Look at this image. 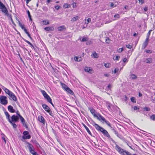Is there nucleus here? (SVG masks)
Returning a JSON list of instances; mask_svg holds the SVG:
<instances>
[{
	"label": "nucleus",
	"mask_w": 155,
	"mask_h": 155,
	"mask_svg": "<svg viewBox=\"0 0 155 155\" xmlns=\"http://www.w3.org/2000/svg\"><path fill=\"white\" fill-rule=\"evenodd\" d=\"M93 125L98 131L102 132L105 136L108 138H110V136L108 132L104 128L101 127L94 121L93 122Z\"/></svg>",
	"instance_id": "nucleus-1"
},
{
	"label": "nucleus",
	"mask_w": 155,
	"mask_h": 155,
	"mask_svg": "<svg viewBox=\"0 0 155 155\" xmlns=\"http://www.w3.org/2000/svg\"><path fill=\"white\" fill-rule=\"evenodd\" d=\"M0 9L2 12L5 14L6 16H8L9 13L7 8L0 1Z\"/></svg>",
	"instance_id": "nucleus-2"
},
{
	"label": "nucleus",
	"mask_w": 155,
	"mask_h": 155,
	"mask_svg": "<svg viewBox=\"0 0 155 155\" xmlns=\"http://www.w3.org/2000/svg\"><path fill=\"white\" fill-rule=\"evenodd\" d=\"M27 143L28 144L27 147L28 148L29 152L31 153L33 155H34L35 154L37 153V152L35 151L34 147L32 144L28 142Z\"/></svg>",
	"instance_id": "nucleus-3"
},
{
	"label": "nucleus",
	"mask_w": 155,
	"mask_h": 155,
	"mask_svg": "<svg viewBox=\"0 0 155 155\" xmlns=\"http://www.w3.org/2000/svg\"><path fill=\"white\" fill-rule=\"evenodd\" d=\"M91 113L94 116V117L97 118L98 120H100V116H101L100 114L97 113L95 110L93 108L90 109Z\"/></svg>",
	"instance_id": "nucleus-4"
},
{
	"label": "nucleus",
	"mask_w": 155,
	"mask_h": 155,
	"mask_svg": "<svg viewBox=\"0 0 155 155\" xmlns=\"http://www.w3.org/2000/svg\"><path fill=\"white\" fill-rule=\"evenodd\" d=\"M42 107L51 116H53V114L50 107L46 104H42Z\"/></svg>",
	"instance_id": "nucleus-5"
},
{
	"label": "nucleus",
	"mask_w": 155,
	"mask_h": 155,
	"mask_svg": "<svg viewBox=\"0 0 155 155\" xmlns=\"http://www.w3.org/2000/svg\"><path fill=\"white\" fill-rule=\"evenodd\" d=\"M7 97L5 96H0V100L1 103L3 105H5L8 103V101L7 100Z\"/></svg>",
	"instance_id": "nucleus-6"
},
{
	"label": "nucleus",
	"mask_w": 155,
	"mask_h": 155,
	"mask_svg": "<svg viewBox=\"0 0 155 155\" xmlns=\"http://www.w3.org/2000/svg\"><path fill=\"white\" fill-rule=\"evenodd\" d=\"M29 132L27 131H25L23 132V135L22 137V138L24 139H29L31 138V136L29 134Z\"/></svg>",
	"instance_id": "nucleus-7"
},
{
	"label": "nucleus",
	"mask_w": 155,
	"mask_h": 155,
	"mask_svg": "<svg viewBox=\"0 0 155 155\" xmlns=\"http://www.w3.org/2000/svg\"><path fill=\"white\" fill-rule=\"evenodd\" d=\"M41 92L42 94L43 95L45 98L47 100L48 102V101H51V98L47 94L46 92L44 90H41Z\"/></svg>",
	"instance_id": "nucleus-8"
},
{
	"label": "nucleus",
	"mask_w": 155,
	"mask_h": 155,
	"mask_svg": "<svg viewBox=\"0 0 155 155\" xmlns=\"http://www.w3.org/2000/svg\"><path fill=\"white\" fill-rule=\"evenodd\" d=\"M100 117L101 118H100V120H102L103 122H105V123L108 125V126L109 127H110L111 128H112L111 127V124L109 122L106 120L104 117H103L102 116H100Z\"/></svg>",
	"instance_id": "nucleus-9"
},
{
	"label": "nucleus",
	"mask_w": 155,
	"mask_h": 155,
	"mask_svg": "<svg viewBox=\"0 0 155 155\" xmlns=\"http://www.w3.org/2000/svg\"><path fill=\"white\" fill-rule=\"evenodd\" d=\"M11 121L12 122H17L18 121L19 117L17 116H15V115H13L11 117Z\"/></svg>",
	"instance_id": "nucleus-10"
},
{
	"label": "nucleus",
	"mask_w": 155,
	"mask_h": 155,
	"mask_svg": "<svg viewBox=\"0 0 155 155\" xmlns=\"http://www.w3.org/2000/svg\"><path fill=\"white\" fill-rule=\"evenodd\" d=\"M20 118L21 122L22 123L23 125L26 128H28V126L25 123V121L24 119L21 116L19 117V118Z\"/></svg>",
	"instance_id": "nucleus-11"
},
{
	"label": "nucleus",
	"mask_w": 155,
	"mask_h": 155,
	"mask_svg": "<svg viewBox=\"0 0 155 155\" xmlns=\"http://www.w3.org/2000/svg\"><path fill=\"white\" fill-rule=\"evenodd\" d=\"M8 111L11 113H13L15 112V109H14L12 106L11 105H9L8 107Z\"/></svg>",
	"instance_id": "nucleus-12"
},
{
	"label": "nucleus",
	"mask_w": 155,
	"mask_h": 155,
	"mask_svg": "<svg viewBox=\"0 0 155 155\" xmlns=\"http://www.w3.org/2000/svg\"><path fill=\"white\" fill-rule=\"evenodd\" d=\"M38 120L41 122L45 124V120L44 118L41 116H39L38 117Z\"/></svg>",
	"instance_id": "nucleus-13"
},
{
	"label": "nucleus",
	"mask_w": 155,
	"mask_h": 155,
	"mask_svg": "<svg viewBox=\"0 0 155 155\" xmlns=\"http://www.w3.org/2000/svg\"><path fill=\"white\" fill-rule=\"evenodd\" d=\"M44 29L45 30L47 31H53L54 30V28L53 27H47L45 28Z\"/></svg>",
	"instance_id": "nucleus-14"
},
{
	"label": "nucleus",
	"mask_w": 155,
	"mask_h": 155,
	"mask_svg": "<svg viewBox=\"0 0 155 155\" xmlns=\"http://www.w3.org/2000/svg\"><path fill=\"white\" fill-rule=\"evenodd\" d=\"M2 89L3 90H4L5 93L7 94L8 95H9V94L12 92L4 87H3L2 88Z\"/></svg>",
	"instance_id": "nucleus-15"
},
{
	"label": "nucleus",
	"mask_w": 155,
	"mask_h": 155,
	"mask_svg": "<svg viewBox=\"0 0 155 155\" xmlns=\"http://www.w3.org/2000/svg\"><path fill=\"white\" fill-rule=\"evenodd\" d=\"M83 126L85 128V129H86V130H87V131L88 133L90 135H91V134H92L91 133V131L89 130L88 129V128L86 126V125L85 124H83Z\"/></svg>",
	"instance_id": "nucleus-16"
},
{
	"label": "nucleus",
	"mask_w": 155,
	"mask_h": 155,
	"mask_svg": "<svg viewBox=\"0 0 155 155\" xmlns=\"http://www.w3.org/2000/svg\"><path fill=\"white\" fill-rule=\"evenodd\" d=\"M79 17L78 16H77L74 17H73L72 18L71 20V21L72 22H74V21H76L78 19H79Z\"/></svg>",
	"instance_id": "nucleus-17"
},
{
	"label": "nucleus",
	"mask_w": 155,
	"mask_h": 155,
	"mask_svg": "<svg viewBox=\"0 0 155 155\" xmlns=\"http://www.w3.org/2000/svg\"><path fill=\"white\" fill-rule=\"evenodd\" d=\"M66 91L71 95H73L74 94L73 92L68 87L67 88Z\"/></svg>",
	"instance_id": "nucleus-18"
},
{
	"label": "nucleus",
	"mask_w": 155,
	"mask_h": 155,
	"mask_svg": "<svg viewBox=\"0 0 155 155\" xmlns=\"http://www.w3.org/2000/svg\"><path fill=\"white\" fill-rule=\"evenodd\" d=\"M145 62L147 63H151L152 62V59L151 58H147Z\"/></svg>",
	"instance_id": "nucleus-19"
},
{
	"label": "nucleus",
	"mask_w": 155,
	"mask_h": 155,
	"mask_svg": "<svg viewBox=\"0 0 155 155\" xmlns=\"http://www.w3.org/2000/svg\"><path fill=\"white\" fill-rule=\"evenodd\" d=\"M22 38L24 41H25V42L28 43L30 45V46L31 47H34L33 45L29 41L25 39L24 38Z\"/></svg>",
	"instance_id": "nucleus-20"
},
{
	"label": "nucleus",
	"mask_w": 155,
	"mask_h": 155,
	"mask_svg": "<svg viewBox=\"0 0 155 155\" xmlns=\"http://www.w3.org/2000/svg\"><path fill=\"white\" fill-rule=\"evenodd\" d=\"M5 115L6 116V118L8 119V121H9L11 120V119L10 118V115L7 112L5 111Z\"/></svg>",
	"instance_id": "nucleus-21"
},
{
	"label": "nucleus",
	"mask_w": 155,
	"mask_h": 155,
	"mask_svg": "<svg viewBox=\"0 0 155 155\" xmlns=\"http://www.w3.org/2000/svg\"><path fill=\"white\" fill-rule=\"evenodd\" d=\"M84 71H85L89 72L90 73H91V72L92 71V70L90 69L89 68L87 67H85L84 68Z\"/></svg>",
	"instance_id": "nucleus-22"
},
{
	"label": "nucleus",
	"mask_w": 155,
	"mask_h": 155,
	"mask_svg": "<svg viewBox=\"0 0 155 155\" xmlns=\"http://www.w3.org/2000/svg\"><path fill=\"white\" fill-rule=\"evenodd\" d=\"M107 107L108 109L110 110H112L111 107H113V105L110 104L108 103L107 104Z\"/></svg>",
	"instance_id": "nucleus-23"
},
{
	"label": "nucleus",
	"mask_w": 155,
	"mask_h": 155,
	"mask_svg": "<svg viewBox=\"0 0 155 155\" xmlns=\"http://www.w3.org/2000/svg\"><path fill=\"white\" fill-rule=\"evenodd\" d=\"M148 43H147V42H144L142 45V49H144L147 46V45H148Z\"/></svg>",
	"instance_id": "nucleus-24"
},
{
	"label": "nucleus",
	"mask_w": 155,
	"mask_h": 155,
	"mask_svg": "<svg viewBox=\"0 0 155 155\" xmlns=\"http://www.w3.org/2000/svg\"><path fill=\"white\" fill-rule=\"evenodd\" d=\"M9 123L12 125L14 128H16L17 127V125L13 122H12L11 120L9 121Z\"/></svg>",
	"instance_id": "nucleus-25"
},
{
	"label": "nucleus",
	"mask_w": 155,
	"mask_h": 155,
	"mask_svg": "<svg viewBox=\"0 0 155 155\" xmlns=\"http://www.w3.org/2000/svg\"><path fill=\"white\" fill-rule=\"evenodd\" d=\"M42 22H43V24L44 25H47L49 24V21L48 20H43Z\"/></svg>",
	"instance_id": "nucleus-26"
},
{
	"label": "nucleus",
	"mask_w": 155,
	"mask_h": 155,
	"mask_svg": "<svg viewBox=\"0 0 155 155\" xmlns=\"http://www.w3.org/2000/svg\"><path fill=\"white\" fill-rule=\"evenodd\" d=\"M27 13L28 14V18H29V19L31 21H32V19L31 18V15H30V12H29V11L28 10L27 11Z\"/></svg>",
	"instance_id": "nucleus-27"
},
{
	"label": "nucleus",
	"mask_w": 155,
	"mask_h": 155,
	"mask_svg": "<svg viewBox=\"0 0 155 155\" xmlns=\"http://www.w3.org/2000/svg\"><path fill=\"white\" fill-rule=\"evenodd\" d=\"M64 26H61L60 27H58V31H61L63 30V29H64Z\"/></svg>",
	"instance_id": "nucleus-28"
},
{
	"label": "nucleus",
	"mask_w": 155,
	"mask_h": 155,
	"mask_svg": "<svg viewBox=\"0 0 155 155\" xmlns=\"http://www.w3.org/2000/svg\"><path fill=\"white\" fill-rule=\"evenodd\" d=\"M63 7L65 8H69L70 7V5L69 4L65 3L63 5Z\"/></svg>",
	"instance_id": "nucleus-29"
},
{
	"label": "nucleus",
	"mask_w": 155,
	"mask_h": 155,
	"mask_svg": "<svg viewBox=\"0 0 155 155\" xmlns=\"http://www.w3.org/2000/svg\"><path fill=\"white\" fill-rule=\"evenodd\" d=\"M18 23L19 25L20 26L22 29L23 30L25 28L24 27V25H22V24L19 21H18Z\"/></svg>",
	"instance_id": "nucleus-30"
},
{
	"label": "nucleus",
	"mask_w": 155,
	"mask_h": 155,
	"mask_svg": "<svg viewBox=\"0 0 155 155\" xmlns=\"http://www.w3.org/2000/svg\"><path fill=\"white\" fill-rule=\"evenodd\" d=\"M8 17H9L11 19V21L12 23L14 25H15V23H14V21H13V20L12 19V15H11L10 14V15H9H9L8 16Z\"/></svg>",
	"instance_id": "nucleus-31"
},
{
	"label": "nucleus",
	"mask_w": 155,
	"mask_h": 155,
	"mask_svg": "<svg viewBox=\"0 0 155 155\" xmlns=\"http://www.w3.org/2000/svg\"><path fill=\"white\" fill-rule=\"evenodd\" d=\"M92 55L94 58H97L98 57L97 54L95 52L93 53Z\"/></svg>",
	"instance_id": "nucleus-32"
},
{
	"label": "nucleus",
	"mask_w": 155,
	"mask_h": 155,
	"mask_svg": "<svg viewBox=\"0 0 155 155\" xmlns=\"http://www.w3.org/2000/svg\"><path fill=\"white\" fill-rule=\"evenodd\" d=\"M11 98H12V99L14 101H16L17 100V98L15 94L13 95V96Z\"/></svg>",
	"instance_id": "nucleus-33"
},
{
	"label": "nucleus",
	"mask_w": 155,
	"mask_h": 155,
	"mask_svg": "<svg viewBox=\"0 0 155 155\" xmlns=\"http://www.w3.org/2000/svg\"><path fill=\"white\" fill-rule=\"evenodd\" d=\"M62 88L65 91L66 90L67 88H68V86L64 84H62Z\"/></svg>",
	"instance_id": "nucleus-34"
},
{
	"label": "nucleus",
	"mask_w": 155,
	"mask_h": 155,
	"mask_svg": "<svg viewBox=\"0 0 155 155\" xmlns=\"http://www.w3.org/2000/svg\"><path fill=\"white\" fill-rule=\"evenodd\" d=\"M34 143L35 144L36 146L38 147H41V146L39 145V144L36 141H34Z\"/></svg>",
	"instance_id": "nucleus-35"
},
{
	"label": "nucleus",
	"mask_w": 155,
	"mask_h": 155,
	"mask_svg": "<svg viewBox=\"0 0 155 155\" xmlns=\"http://www.w3.org/2000/svg\"><path fill=\"white\" fill-rule=\"evenodd\" d=\"M112 87V85L111 84H110L107 87L106 89L107 90H110Z\"/></svg>",
	"instance_id": "nucleus-36"
},
{
	"label": "nucleus",
	"mask_w": 155,
	"mask_h": 155,
	"mask_svg": "<svg viewBox=\"0 0 155 155\" xmlns=\"http://www.w3.org/2000/svg\"><path fill=\"white\" fill-rule=\"evenodd\" d=\"M105 41L106 43L108 44H109L110 43V40L108 37L106 38Z\"/></svg>",
	"instance_id": "nucleus-37"
},
{
	"label": "nucleus",
	"mask_w": 155,
	"mask_h": 155,
	"mask_svg": "<svg viewBox=\"0 0 155 155\" xmlns=\"http://www.w3.org/2000/svg\"><path fill=\"white\" fill-rule=\"evenodd\" d=\"M130 100L133 103H136V101L135 100V98L134 97H132L130 98Z\"/></svg>",
	"instance_id": "nucleus-38"
},
{
	"label": "nucleus",
	"mask_w": 155,
	"mask_h": 155,
	"mask_svg": "<svg viewBox=\"0 0 155 155\" xmlns=\"http://www.w3.org/2000/svg\"><path fill=\"white\" fill-rule=\"evenodd\" d=\"M150 118L153 120H155V114H153L151 116Z\"/></svg>",
	"instance_id": "nucleus-39"
},
{
	"label": "nucleus",
	"mask_w": 155,
	"mask_h": 155,
	"mask_svg": "<svg viewBox=\"0 0 155 155\" xmlns=\"http://www.w3.org/2000/svg\"><path fill=\"white\" fill-rule=\"evenodd\" d=\"M131 78H132V79H136L137 77V76H136V75L135 74H131Z\"/></svg>",
	"instance_id": "nucleus-40"
},
{
	"label": "nucleus",
	"mask_w": 155,
	"mask_h": 155,
	"mask_svg": "<svg viewBox=\"0 0 155 155\" xmlns=\"http://www.w3.org/2000/svg\"><path fill=\"white\" fill-rule=\"evenodd\" d=\"M117 136L121 140H123L124 139V137H123L122 136L120 135L119 134Z\"/></svg>",
	"instance_id": "nucleus-41"
},
{
	"label": "nucleus",
	"mask_w": 155,
	"mask_h": 155,
	"mask_svg": "<svg viewBox=\"0 0 155 155\" xmlns=\"http://www.w3.org/2000/svg\"><path fill=\"white\" fill-rule=\"evenodd\" d=\"M114 17L117 18H120V15L118 14H116L114 15Z\"/></svg>",
	"instance_id": "nucleus-42"
},
{
	"label": "nucleus",
	"mask_w": 155,
	"mask_h": 155,
	"mask_svg": "<svg viewBox=\"0 0 155 155\" xmlns=\"http://www.w3.org/2000/svg\"><path fill=\"white\" fill-rule=\"evenodd\" d=\"M112 130L113 131L114 134L117 135V136L119 134L118 132L116 131L114 129H112Z\"/></svg>",
	"instance_id": "nucleus-43"
},
{
	"label": "nucleus",
	"mask_w": 155,
	"mask_h": 155,
	"mask_svg": "<svg viewBox=\"0 0 155 155\" xmlns=\"http://www.w3.org/2000/svg\"><path fill=\"white\" fill-rule=\"evenodd\" d=\"M123 50V48H119L117 50V51L119 53L121 52Z\"/></svg>",
	"instance_id": "nucleus-44"
},
{
	"label": "nucleus",
	"mask_w": 155,
	"mask_h": 155,
	"mask_svg": "<svg viewBox=\"0 0 155 155\" xmlns=\"http://www.w3.org/2000/svg\"><path fill=\"white\" fill-rule=\"evenodd\" d=\"M143 110L146 111H148L150 110V109L149 107H145L143 108Z\"/></svg>",
	"instance_id": "nucleus-45"
},
{
	"label": "nucleus",
	"mask_w": 155,
	"mask_h": 155,
	"mask_svg": "<svg viewBox=\"0 0 155 155\" xmlns=\"http://www.w3.org/2000/svg\"><path fill=\"white\" fill-rule=\"evenodd\" d=\"M92 43V42L91 41L89 40V41H87L86 44L87 45H90Z\"/></svg>",
	"instance_id": "nucleus-46"
},
{
	"label": "nucleus",
	"mask_w": 155,
	"mask_h": 155,
	"mask_svg": "<svg viewBox=\"0 0 155 155\" xmlns=\"http://www.w3.org/2000/svg\"><path fill=\"white\" fill-rule=\"evenodd\" d=\"M87 40V38L84 37L81 40V41L82 42H84L86 41Z\"/></svg>",
	"instance_id": "nucleus-47"
},
{
	"label": "nucleus",
	"mask_w": 155,
	"mask_h": 155,
	"mask_svg": "<svg viewBox=\"0 0 155 155\" xmlns=\"http://www.w3.org/2000/svg\"><path fill=\"white\" fill-rule=\"evenodd\" d=\"M132 108H133L134 110H137L139 109V108L137 107L136 106H135L134 107L133 106L132 107Z\"/></svg>",
	"instance_id": "nucleus-48"
},
{
	"label": "nucleus",
	"mask_w": 155,
	"mask_h": 155,
	"mask_svg": "<svg viewBox=\"0 0 155 155\" xmlns=\"http://www.w3.org/2000/svg\"><path fill=\"white\" fill-rule=\"evenodd\" d=\"M78 58L77 57V56H76L75 57H74V60L75 61H80V60H78Z\"/></svg>",
	"instance_id": "nucleus-49"
},
{
	"label": "nucleus",
	"mask_w": 155,
	"mask_h": 155,
	"mask_svg": "<svg viewBox=\"0 0 155 155\" xmlns=\"http://www.w3.org/2000/svg\"><path fill=\"white\" fill-rule=\"evenodd\" d=\"M123 62L124 63H127V62L128 61V60L127 59V58H124L123 59Z\"/></svg>",
	"instance_id": "nucleus-50"
},
{
	"label": "nucleus",
	"mask_w": 155,
	"mask_h": 155,
	"mask_svg": "<svg viewBox=\"0 0 155 155\" xmlns=\"http://www.w3.org/2000/svg\"><path fill=\"white\" fill-rule=\"evenodd\" d=\"M139 3H141V4H143L144 2V0H139Z\"/></svg>",
	"instance_id": "nucleus-51"
},
{
	"label": "nucleus",
	"mask_w": 155,
	"mask_h": 155,
	"mask_svg": "<svg viewBox=\"0 0 155 155\" xmlns=\"http://www.w3.org/2000/svg\"><path fill=\"white\" fill-rule=\"evenodd\" d=\"M54 8L58 10L61 8V6L59 5H57L55 6Z\"/></svg>",
	"instance_id": "nucleus-52"
},
{
	"label": "nucleus",
	"mask_w": 155,
	"mask_h": 155,
	"mask_svg": "<svg viewBox=\"0 0 155 155\" xmlns=\"http://www.w3.org/2000/svg\"><path fill=\"white\" fill-rule=\"evenodd\" d=\"M119 70V69L118 68H116L115 69L114 71V73H116Z\"/></svg>",
	"instance_id": "nucleus-53"
},
{
	"label": "nucleus",
	"mask_w": 155,
	"mask_h": 155,
	"mask_svg": "<svg viewBox=\"0 0 155 155\" xmlns=\"http://www.w3.org/2000/svg\"><path fill=\"white\" fill-rule=\"evenodd\" d=\"M126 47L128 48H132V46L130 45H126Z\"/></svg>",
	"instance_id": "nucleus-54"
},
{
	"label": "nucleus",
	"mask_w": 155,
	"mask_h": 155,
	"mask_svg": "<svg viewBox=\"0 0 155 155\" xmlns=\"http://www.w3.org/2000/svg\"><path fill=\"white\" fill-rule=\"evenodd\" d=\"M104 66L107 68H108L109 67V63L105 64Z\"/></svg>",
	"instance_id": "nucleus-55"
},
{
	"label": "nucleus",
	"mask_w": 155,
	"mask_h": 155,
	"mask_svg": "<svg viewBox=\"0 0 155 155\" xmlns=\"http://www.w3.org/2000/svg\"><path fill=\"white\" fill-rule=\"evenodd\" d=\"M42 9L44 11H48V8L46 7H43Z\"/></svg>",
	"instance_id": "nucleus-56"
},
{
	"label": "nucleus",
	"mask_w": 155,
	"mask_h": 155,
	"mask_svg": "<svg viewBox=\"0 0 155 155\" xmlns=\"http://www.w3.org/2000/svg\"><path fill=\"white\" fill-rule=\"evenodd\" d=\"M145 51L147 53H151L152 52V51H150V50H146Z\"/></svg>",
	"instance_id": "nucleus-57"
},
{
	"label": "nucleus",
	"mask_w": 155,
	"mask_h": 155,
	"mask_svg": "<svg viewBox=\"0 0 155 155\" xmlns=\"http://www.w3.org/2000/svg\"><path fill=\"white\" fill-rule=\"evenodd\" d=\"M152 31V30H150L147 33V37H149V36L150 35V34L151 33V32Z\"/></svg>",
	"instance_id": "nucleus-58"
},
{
	"label": "nucleus",
	"mask_w": 155,
	"mask_h": 155,
	"mask_svg": "<svg viewBox=\"0 0 155 155\" xmlns=\"http://www.w3.org/2000/svg\"><path fill=\"white\" fill-rule=\"evenodd\" d=\"M26 34L28 36V37L31 40H32V38L31 37L30 34L28 32V33H26Z\"/></svg>",
	"instance_id": "nucleus-59"
},
{
	"label": "nucleus",
	"mask_w": 155,
	"mask_h": 155,
	"mask_svg": "<svg viewBox=\"0 0 155 155\" xmlns=\"http://www.w3.org/2000/svg\"><path fill=\"white\" fill-rule=\"evenodd\" d=\"M16 113L18 115L17 116L18 117H20L21 116L19 112L17 110L16 112Z\"/></svg>",
	"instance_id": "nucleus-60"
},
{
	"label": "nucleus",
	"mask_w": 155,
	"mask_h": 155,
	"mask_svg": "<svg viewBox=\"0 0 155 155\" xmlns=\"http://www.w3.org/2000/svg\"><path fill=\"white\" fill-rule=\"evenodd\" d=\"M120 58V56H116L115 57V60H118Z\"/></svg>",
	"instance_id": "nucleus-61"
},
{
	"label": "nucleus",
	"mask_w": 155,
	"mask_h": 155,
	"mask_svg": "<svg viewBox=\"0 0 155 155\" xmlns=\"http://www.w3.org/2000/svg\"><path fill=\"white\" fill-rule=\"evenodd\" d=\"M14 94L12 92H11V93L9 94V95H8L10 97H12L13 96V95H14Z\"/></svg>",
	"instance_id": "nucleus-62"
},
{
	"label": "nucleus",
	"mask_w": 155,
	"mask_h": 155,
	"mask_svg": "<svg viewBox=\"0 0 155 155\" xmlns=\"http://www.w3.org/2000/svg\"><path fill=\"white\" fill-rule=\"evenodd\" d=\"M87 24H88L89 22H91V18H88L87 19Z\"/></svg>",
	"instance_id": "nucleus-63"
},
{
	"label": "nucleus",
	"mask_w": 155,
	"mask_h": 155,
	"mask_svg": "<svg viewBox=\"0 0 155 155\" xmlns=\"http://www.w3.org/2000/svg\"><path fill=\"white\" fill-rule=\"evenodd\" d=\"M76 7V3L74 2L73 3V7L74 8Z\"/></svg>",
	"instance_id": "nucleus-64"
}]
</instances>
